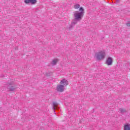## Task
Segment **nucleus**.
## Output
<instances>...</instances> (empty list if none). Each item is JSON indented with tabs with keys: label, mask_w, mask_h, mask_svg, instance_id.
I'll use <instances>...</instances> for the list:
<instances>
[{
	"label": "nucleus",
	"mask_w": 130,
	"mask_h": 130,
	"mask_svg": "<svg viewBox=\"0 0 130 130\" xmlns=\"http://www.w3.org/2000/svg\"><path fill=\"white\" fill-rule=\"evenodd\" d=\"M57 105V104L56 103H53V106H54V109H55V106Z\"/></svg>",
	"instance_id": "obj_13"
},
{
	"label": "nucleus",
	"mask_w": 130,
	"mask_h": 130,
	"mask_svg": "<svg viewBox=\"0 0 130 130\" xmlns=\"http://www.w3.org/2000/svg\"><path fill=\"white\" fill-rule=\"evenodd\" d=\"M37 3V1L36 0H30L29 4L31 5H35V4Z\"/></svg>",
	"instance_id": "obj_9"
},
{
	"label": "nucleus",
	"mask_w": 130,
	"mask_h": 130,
	"mask_svg": "<svg viewBox=\"0 0 130 130\" xmlns=\"http://www.w3.org/2000/svg\"><path fill=\"white\" fill-rule=\"evenodd\" d=\"M120 112H121V113H123V112H125V110L122 108L119 109Z\"/></svg>",
	"instance_id": "obj_10"
},
{
	"label": "nucleus",
	"mask_w": 130,
	"mask_h": 130,
	"mask_svg": "<svg viewBox=\"0 0 130 130\" xmlns=\"http://www.w3.org/2000/svg\"><path fill=\"white\" fill-rule=\"evenodd\" d=\"M126 25H127V26L128 27H130V22H128L127 23Z\"/></svg>",
	"instance_id": "obj_15"
},
{
	"label": "nucleus",
	"mask_w": 130,
	"mask_h": 130,
	"mask_svg": "<svg viewBox=\"0 0 130 130\" xmlns=\"http://www.w3.org/2000/svg\"><path fill=\"white\" fill-rule=\"evenodd\" d=\"M8 86H13V85H14V83L12 82L11 83H9Z\"/></svg>",
	"instance_id": "obj_14"
},
{
	"label": "nucleus",
	"mask_w": 130,
	"mask_h": 130,
	"mask_svg": "<svg viewBox=\"0 0 130 130\" xmlns=\"http://www.w3.org/2000/svg\"><path fill=\"white\" fill-rule=\"evenodd\" d=\"M9 89L10 91H14V90H15V87L14 86H12Z\"/></svg>",
	"instance_id": "obj_11"
},
{
	"label": "nucleus",
	"mask_w": 130,
	"mask_h": 130,
	"mask_svg": "<svg viewBox=\"0 0 130 130\" xmlns=\"http://www.w3.org/2000/svg\"><path fill=\"white\" fill-rule=\"evenodd\" d=\"M113 60L111 57H109L106 60V63L107 66H111L112 64Z\"/></svg>",
	"instance_id": "obj_5"
},
{
	"label": "nucleus",
	"mask_w": 130,
	"mask_h": 130,
	"mask_svg": "<svg viewBox=\"0 0 130 130\" xmlns=\"http://www.w3.org/2000/svg\"><path fill=\"white\" fill-rule=\"evenodd\" d=\"M60 85H61L64 87H66V86H68V85H69V82H68V80L66 79H62L60 82Z\"/></svg>",
	"instance_id": "obj_4"
},
{
	"label": "nucleus",
	"mask_w": 130,
	"mask_h": 130,
	"mask_svg": "<svg viewBox=\"0 0 130 130\" xmlns=\"http://www.w3.org/2000/svg\"><path fill=\"white\" fill-rule=\"evenodd\" d=\"M56 89L58 92H63L64 91V86L61 85V84L58 85Z\"/></svg>",
	"instance_id": "obj_3"
},
{
	"label": "nucleus",
	"mask_w": 130,
	"mask_h": 130,
	"mask_svg": "<svg viewBox=\"0 0 130 130\" xmlns=\"http://www.w3.org/2000/svg\"><path fill=\"white\" fill-rule=\"evenodd\" d=\"M80 5L79 4H75L74 6V9H75L76 10H78V9H80Z\"/></svg>",
	"instance_id": "obj_8"
},
{
	"label": "nucleus",
	"mask_w": 130,
	"mask_h": 130,
	"mask_svg": "<svg viewBox=\"0 0 130 130\" xmlns=\"http://www.w3.org/2000/svg\"><path fill=\"white\" fill-rule=\"evenodd\" d=\"M79 11H75L73 12V16L75 21L72 22L71 25H76L77 23V21H81L84 15L85 14V11L83 7H80L79 10Z\"/></svg>",
	"instance_id": "obj_1"
},
{
	"label": "nucleus",
	"mask_w": 130,
	"mask_h": 130,
	"mask_svg": "<svg viewBox=\"0 0 130 130\" xmlns=\"http://www.w3.org/2000/svg\"><path fill=\"white\" fill-rule=\"evenodd\" d=\"M95 56L96 59H98L99 60L104 59L105 56H106V52L104 50L99 51L95 53Z\"/></svg>",
	"instance_id": "obj_2"
},
{
	"label": "nucleus",
	"mask_w": 130,
	"mask_h": 130,
	"mask_svg": "<svg viewBox=\"0 0 130 130\" xmlns=\"http://www.w3.org/2000/svg\"><path fill=\"white\" fill-rule=\"evenodd\" d=\"M57 61H58V59L57 58L54 59L51 62V64L52 66H55L56 63H57Z\"/></svg>",
	"instance_id": "obj_6"
},
{
	"label": "nucleus",
	"mask_w": 130,
	"mask_h": 130,
	"mask_svg": "<svg viewBox=\"0 0 130 130\" xmlns=\"http://www.w3.org/2000/svg\"><path fill=\"white\" fill-rule=\"evenodd\" d=\"M30 0H24V3H25V4H30Z\"/></svg>",
	"instance_id": "obj_12"
},
{
	"label": "nucleus",
	"mask_w": 130,
	"mask_h": 130,
	"mask_svg": "<svg viewBox=\"0 0 130 130\" xmlns=\"http://www.w3.org/2000/svg\"><path fill=\"white\" fill-rule=\"evenodd\" d=\"M124 130H130V124H126L124 125Z\"/></svg>",
	"instance_id": "obj_7"
}]
</instances>
